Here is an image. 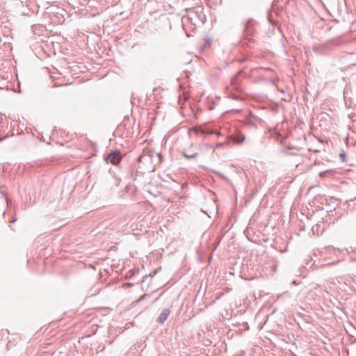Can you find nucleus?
I'll return each instance as SVG.
<instances>
[{
    "label": "nucleus",
    "mask_w": 356,
    "mask_h": 356,
    "mask_svg": "<svg viewBox=\"0 0 356 356\" xmlns=\"http://www.w3.org/2000/svg\"><path fill=\"white\" fill-rule=\"evenodd\" d=\"M197 152H184L183 155L186 159H193L195 158L197 156Z\"/></svg>",
    "instance_id": "obj_6"
},
{
    "label": "nucleus",
    "mask_w": 356,
    "mask_h": 356,
    "mask_svg": "<svg viewBox=\"0 0 356 356\" xmlns=\"http://www.w3.org/2000/svg\"><path fill=\"white\" fill-rule=\"evenodd\" d=\"M16 221V219H13V220H11V223H14Z\"/></svg>",
    "instance_id": "obj_12"
},
{
    "label": "nucleus",
    "mask_w": 356,
    "mask_h": 356,
    "mask_svg": "<svg viewBox=\"0 0 356 356\" xmlns=\"http://www.w3.org/2000/svg\"><path fill=\"white\" fill-rule=\"evenodd\" d=\"M97 330V327H95V329H94V326L92 325V327H90V334H95Z\"/></svg>",
    "instance_id": "obj_9"
},
{
    "label": "nucleus",
    "mask_w": 356,
    "mask_h": 356,
    "mask_svg": "<svg viewBox=\"0 0 356 356\" xmlns=\"http://www.w3.org/2000/svg\"><path fill=\"white\" fill-rule=\"evenodd\" d=\"M147 294H144L143 296H141L138 300H136V301L133 302V304H137L139 302H140L141 300H143V299L145 298V297H147Z\"/></svg>",
    "instance_id": "obj_8"
},
{
    "label": "nucleus",
    "mask_w": 356,
    "mask_h": 356,
    "mask_svg": "<svg viewBox=\"0 0 356 356\" xmlns=\"http://www.w3.org/2000/svg\"><path fill=\"white\" fill-rule=\"evenodd\" d=\"M144 158V156L143 155H140L138 158V162H141L142 161V159Z\"/></svg>",
    "instance_id": "obj_11"
},
{
    "label": "nucleus",
    "mask_w": 356,
    "mask_h": 356,
    "mask_svg": "<svg viewBox=\"0 0 356 356\" xmlns=\"http://www.w3.org/2000/svg\"><path fill=\"white\" fill-rule=\"evenodd\" d=\"M171 311L168 308L163 309L157 318V321L160 323H163L168 318Z\"/></svg>",
    "instance_id": "obj_2"
},
{
    "label": "nucleus",
    "mask_w": 356,
    "mask_h": 356,
    "mask_svg": "<svg viewBox=\"0 0 356 356\" xmlns=\"http://www.w3.org/2000/svg\"><path fill=\"white\" fill-rule=\"evenodd\" d=\"M308 150H309V151H310V152H314V153H317V152H320V150H319V149H312V148H309V149H308Z\"/></svg>",
    "instance_id": "obj_10"
},
{
    "label": "nucleus",
    "mask_w": 356,
    "mask_h": 356,
    "mask_svg": "<svg viewBox=\"0 0 356 356\" xmlns=\"http://www.w3.org/2000/svg\"><path fill=\"white\" fill-rule=\"evenodd\" d=\"M122 156L120 150H115L110 152L105 158V161L118 165L122 161Z\"/></svg>",
    "instance_id": "obj_1"
},
{
    "label": "nucleus",
    "mask_w": 356,
    "mask_h": 356,
    "mask_svg": "<svg viewBox=\"0 0 356 356\" xmlns=\"http://www.w3.org/2000/svg\"><path fill=\"white\" fill-rule=\"evenodd\" d=\"M319 176L321 177H327V176H332V172L331 170H325V171H322L319 173Z\"/></svg>",
    "instance_id": "obj_7"
},
{
    "label": "nucleus",
    "mask_w": 356,
    "mask_h": 356,
    "mask_svg": "<svg viewBox=\"0 0 356 356\" xmlns=\"http://www.w3.org/2000/svg\"><path fill=\"white\" fill-rule=\"evenodd\" d=\"M231 87L233 89H237L238 88V75L235 76L232 79Z\"/></svg>",
    "instance_id": "obj_5"
},
{
    "label": "nucleus",
    "mask_w": 356,
    "mask_h": 356,
    "mask_svg": "<svg viewBox=\"0 0 356 356\" xmlns=\"http://www.w3.org/2000/svg\"><path fill=\"white\" fill-rule=\"evenodd\" d=\"M130 176L133 180H136L138 176V168L136 166L131 165L130 166Z\"/></svg>",
    "instance_id": "obj_4"
},
{
    "label": "nucleus",
    "mask_w": 356,
    "mask_h": 356,
    "mask_svg": "<svg viewBox=\"0 0 356 356\" xmlns=\"http://www.w3.org/2000/svg\"><path fill=\"white\" fill-rule=\"evenodd\" d=\"M245 136L243 134H237L236 136H230L229 139L236 144H241L245 140Z\"/></svg>",
    "instance_id": "obj_3"
}]
</instances>
